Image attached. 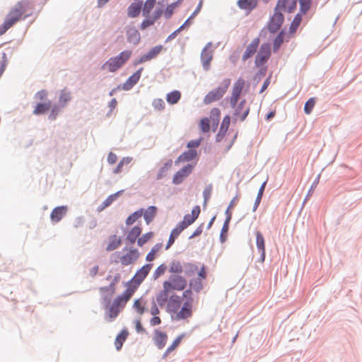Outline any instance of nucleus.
Returning <instances> with one entry per match:
<instances>
[{
  "label": "nucleus",
  "instance_id": "obj_1",
  "mask_svg": "<svg viewBox=\"0 0 362 362\" xmlns=\"http://www.w3.org/2000/svg\"><path fill=\"white\" fill-rule=\"evenodd\" d=\"M35 11V0H21L11 7L0 25V36L18 22L32 16Z\"/></svg>",
  "mask_w": 362,
  "mask_h": 362
},
{
  "label": "nucleus",
  "instance_id": "obj_2",
  "mask_svg": "<svg viewBox=\"0 0 362 362\" xmlns=\"http://www.w3.org/2000/svg\"><path fill=\"white\" fill-rule=\"evenodd\" d=\"M136 291V286L128 282L125 291L121 295L117 296L110 306L107 305L106 308H108L107 315L110 320H112L117 317Z\"/></svg>",
  "mask_w": 362,
  "mask_h": 362
},
{
  "label": "nucleus",
  "instance_id": "obj_3",
  "mask_svg": "<svg viewBox=\"0 0 362 362\" xmlns=\"http://www.w3.org/2000/svg\"><path fill=\"white\" fill-rule=\"evenodd\" d=\"M156 4V0H146L145 1L142 10L143 16L145 17V19L141 24L140 28L141 30H144L146 28L153 25L156 21L160 18V17L163 13V6L160 3H158V6L156 7L155 11L152 14H151Z\"/></svg>",
  "mask_w": 362,
  "mask_h": 362
},
{
  "label": "nucleus",
  "instance_id": "obj_4",
  "mask_svg": "<svg viewBox=\"0 0 362 362\" xmlns=\"http://www.w3.org/2000/svg\"><path fill=\"white\" fill-rule=\"evenodd\" d=\"M184 302L182 308L173 313V317L176 320H186L192 316V308L194 298L192 291L190 289L185 291L182 293Z\"/></svg>",
  "mask_w": 362,
  "mask_h": 362
},
{
  "label": "nucleus",
  "instance_id": "obj_5",
  "mask_svg": "<svg viewBox=\"0 0 362 362\" xmlns=\"http://www.w3.org/2000/svg\"><path fill=\"white\" fill-rule=\"evenodd\" d=\"M131 50H124L118 56L111 57L102 66L103 69H106L110 72L116 71L122 67L130 58L132 55Z\"/></svg>",
  "mask_w": 362,
  "mask_h": 362
},
{
  "label": "nucleus",
  "instance_id": "obj_6",
  "mask_svg": "<svg viewBox=\"0 0 362 362\" xmlns=\"http://www.w3.org/2000/svg\"><path fill=\"white\" fill-rule=\"evenodd\" d=\"M223 83V86L212 90L204 97V102L205 104H210L218 100L223 96L230 83V80L229 78L225 79Z\"/></svg>",
  "mask_w": 362,
  "mask_h": 362
},
{
  "label": "nucleus",
  "instance_id": "obj_7",
  "mask_svg": "<svg viewBox=\"0 0 362 362\" xmlns=\"http://www.w3.org/2000/svg\"><path fill=\"white\" fill-rule=\"evenodd\" d=\"M120 280V274H117L112 279L110 284L107 286L100 288V292L102 295V298L107 304L110 303V298L115 294L116 291L115 286Z\"/></svg>",
  "mask_w": 362,
  "mask_h": 362
},
{
  "label": "nucleus",
  "instance_id": "obj_8",
  "mask_svg": "<svg viewBox=\"0 0 362 362\" xmlns=\"http://www.w3.org/2000/svg\"><path fill=\"white\" fill-rule=\"evenodd\" d=\"M271 56V46L268 43L262 45L255 57V65L260 67L264 65Z\"/></svg>",
  "mask_w": 362,
  "mask_h": 362
},
{
  "label": "nucleus",
  "instance_id": "obj_9",
  "mask_svg": "<svg viewBox=\"0 0 362 362\" xmlns=\"http://www.w3.org/2000/svg\"><path fill=\"white\" fill-rule=\"evenodd\" d=\"M245 86V80L242 78H238L233 85L231 96L230 97V104L233 107H235L239 98L242 90Z\"/></svg>",
  "mask_w": 362,
  "mask_h": 362
},
{
  "label": "nucleus",
  "instance_id": "obj_10",
  "mask_svg": "<svg viewBox=\"0 0 362 362\" xmlns=\"http://www.w3.org/2000/svg\"><path fill=\"white\" fill-rule=\"evenodd\" d=\"M152 265L147 264L143 266L135 274L133 279L129 281L132 285L138 287V286L144 280L151 269Z\"/></svg>",
  "mask_w": 362,
  "mask_h": 362
},
{
  "label": "nucleus",
  "instance_id": "obj_11",
  "mask_svg": "<svg viewBox=\"0 0 362 362\" xmlns=\"http://www.w3.org/2000/svg\"><path fill=\"white\" fill-rule=\"evenodd\" d=\"M283 14L275 8L274 15L269 23V30L271 33H276L281 26L284 21Z\"/></svg>",
  "mask_w": 362,
  "mask_h": 362
},
{
  "label": "nucleus",
  "instance_id": "obj_12",
  "mask_svg": "<svg viewBox=\"0 0 362 362\" xmlns=\"http://www.w3.org/2000/svg\"><path fill=\"white\" fill-rule=\"evenodd\" d=\"M170 284V290L182 291L187 286V280L181 276H170V281H168Z\"/></svg>",
  "mask_w": 362,
  "mask_h": 362
},
{
  "label": "nucleus",
  "instance_id": "obj_13",
  "mask_svg": "<svg viewBox=\"0 0 362 362\" xmlns=\"http://www.w3.org/2000/svg\"><path fill=\"white\" fill-rule=\"evenodd\" d=\"M139 257V252L137 249L130 248L127 253L122 255L119 261L122 265L127 266L136 261Z\"/></svg>",
  "mask_w": 362,
  "mask_h": 362
},
{
  "label": "nucleus",
  "instance_id": "obj_14",
  "mask_svg": "<svg viewBox=\"0 0 362 362\" xmlns=\"http://www.w3.org/2000/svg\"><path fill=\"white\" fill-rule=\"evenodd\" d=\"M193 166L192 165H187L179 171H177L173 177V182L175 185H179L192 172Z\"/></svg>",
  "mask_w": 362,
  "mask_h": 362
},
{
  "label": "nucleus",
  "instance_id": "obj_15",
  "mask_svg": "<svg viewBox=\"0 0 362 362\" xmlns=\"http://www.w3.org/2000/svg\"><path fill=\"white\" fill-rule=\"evenodd\" d=\"M259 45V39L256 37L252 40V41L247 46L243 57L242 59L243 61H246L249 58L252 57L257 50V48Z\"/></svg>",
  "mask_w": 362,
  "mask_h": 362
},
{
  "label": "nucleus",
  "instance_id": "obj_16",
  "mask_svg": "<svg viewBox=\"0 0 362 362\" xmlns=\"http://www.w3.org/2000/svg\"><path fill=\"white\" fill-rule=\"evenodd\" d=\"M163 49V47L160 45L155 46L151 50H149L148 53L141 57L136 64H141L156 58L162 52Z\"/></svg>",
  "mask_w": 362,
  "mask_h": 362
},
{
  "label": "nucleus",
  "instance_id": "obj_17",
  "mask_svg": "<svg viewBox=\"0 0 362 362\" xmlns=\"http://www.w3.org/2000/svg\"><path fill=\"white\" fill-rule=\"evenodd\" d=\"M168 334L159 329L154 331L153 342L158 349H162L166 344L168 341Z\"/></svg>",
  "mask_w": 362,
  "mask_h": 362
},
{
  "label": "nucleus",
  "instance_id": "obj_18",
  "mask_svg": "<svg viewBox=\"0 0 362 362\" xmlns=\"http://www.w3.org/2000/svg\"><path fill=\"white\" fill-rule=\"evenodd\" d=\"M201 209L199 206H195L193 207L191 214H186L184 216L183 221H181V223H184L185 227L187 228L189 226L192 224L196 219L199 217Z\"/></svg>",
  "mask_w": 362,
  "mask_h": 362
},
{
  "label": "nucleus",
  "instance_id": "obj_19",
  "mask_svg": "<svg viewBox=\"0 0 362 362\" xmlns=\"http://www.w3.org/2000/svg\"><path fill=\"white\" fill-rule=\"evenodd\" d=\"M170 284L168 281H164L163 284V290L157 295L156 300L160 305H163L169 299Z\"/></svg>",
  "mask_w": 362,
  "mask_h": 362
},
{
  "label": "nucleus",
  "instance_id": "obj_20",
  "mask_svg": "<svg viewBox=\"0 0 362 362\" xmlns=\"http://www.w3.org/2000/svg\"><path fill=\"white\" fill-rule=\"evenodd\" d=\"M256 235V245L257 250L260 252L259 262L262 263L265 259V244L264 238L260 231L257 230L255 232Z\"/></svg>",
  "mask_w": 362,
  "mask_h": 362
},
{
  "label": "nucleus",
  "instance_id": "obj_21",
  "mask_svg": "<svg viewBox=\"0 0 362 362\" xmlns=\"http://www.w3.org/2000/svg\"><path fill=\"white\" fill-rule=\"evenodd\" d=\"M296 4L297 0H279L276 8L291 13L296 9Z\"/></svg>",
  "mask_w": 362,
  "mask_h": 362
},
{
  "label": "nucleus",
  "instance_id": "obj_22",
  "mask_svg": "<svg viewBox=\"0 0 362 362\" xmlns=\"http://www.w3.org/2000/svg\"><path fill=\"white\" fill-rule=\"evenodd\" d=\"M181 300L177 295H172L170 296L167 303V310L169 313L173 314L180 308Z\"/></svg>",
  "mask_w": 362,
  "mask_h": 362
},
{
  "label": "nucleus",
  "instance_id": "obj_23",
  "mask_svg": "<svg viewBox=\"0 0 362 362\" xmlns=\"http://www.w3.org/2000/svg\"><path fill=\"white\" fill-rule=\"evenodd\" d=\"M212 59V51L210 50L207 47H205L201 54L202 63L205 71H208L209 69Z\"/></svg>",
  "mask_w": 362,
  "mask_h": 362
},
{
  "label": "nucleus",
  "instance_id": "obj_24",
  "mask_svg": "<svg viewBox=\"0 0 362 362\" xmlns=\"http://www.w3.org/2000/svg\"><path fill=\"white\" fill-rule=\"evenodd\" d=\"M245 105V100H243L235 110V115L238 117L240 121H243L246 118L250 111L249 107H247Z\"/></svg>",
  "mask_w": 362,
  "mask_h": 362
},
{
  "label": "nucleus",
  "instance_id": "obj_25",
  "mask_svg": "<svg viewBox=\"0 0 362 362\" xmlns=\"http://www.w3.org/2000/svg\"><path fill=\"white\" fill-rule=\"evenodd\" d=\"M142 70L143 68H140L133 75L129 77L123 84L122 88L125 90H130L139 81Z\"/></svg>",
  "mask_w": 362,
  "mask_h": 362
},
{
  "label": "nucleus",
  "instance_id": "obj_26",
  "mask_svg": "<svg viewBox=\"0 0 362 362\" xmlns=\"http://www.w3.org/2000/svg\"><path fill=\"white\" fill-rule=\"evenodd\" d=\"M66 206H57L52 210L50 214V218L54 223L59 222L66 215Z\"/></svg>",
  "mask_w": 362,
  "mask_h": 362
},
{
  "label": "nucleus",
  "instance_id": "obj_27",
  "mask_svg": "<svg viewBox=\"0 0 362 362\" xmlns=\"http://www.w3.org/2000/svg\"><path fill=\"white\" fill-rule=\"evenodd\" d=\"M141 231L142 228L140 226H134L131 230L128 231L126 237V240L130 244L135 243L136 241L137 242V240L139 238Z\"/></svg>",
  "mask_w": 362,
  "mask_h": 362
},
{
  "label": "nucleus",
  "instance_id": "obj_28",
  "mask_svg": "<svg viewBox=\"0 0 362 362\" xmlns=\"http://www.w3.org/2000/svg\"><path fill=\"white\" fill-rule=\"evenodd\" d=\"M147 300L141 297L134 300L133 303V308L140 315H142L146 310Z\"/></svg>",
  "mask_w": 362,
  "mask_h": 362
},
{
  "label": "nucleus",
  "instance_id": "obj_29",
  "mask_svg": "<svg viewBox=\"0 0 362 362\" xmlns=\"http://www.w3.org/2000/svg\"><path fill=\"white\" fill-rule=\"evenodd\" d=\"M221 117V111L218 108L214 107L211 110L209 120L211 124V127L213 128L214 132L218 127L219 120Z\"/></svg>",
  "mask_w": 362,
  "mask_h": 362
},
{
  "label": "nucleus",
  "instance_id": "obj_30",
  "mask_svg": "<svg viewBox=\"0 0 362 362\" xmlns=\"http://www.w3.org/2000/svg\"><path fill=\"white\" fill-rule=\"evenodd\" d=\"M51 107L52 102L50 100H47L45 103H37L33 110V114L36 115L44 114L49 110Z\"/></svg>",
  "mask_w": 362,
  "mask_h": 362
},
{
  "label": "nucleus",
  "instance_id": "obj_31",
  "mask_svg": "<svg viewBox=\"0 0 362 362\" xmlns=\"http://www.w3.org/2000/svg\"><path fill=\"white\" fill-rule=\"evenodd\" d=\"M141 9V4L139 2H134L128 7L127 15L130 18H135L140 14Z\"/></svg>",
  "mask_w": 362,
  "mask_h": 362
},
{
  "label": "nucleus",
  "instance_id": "obj_32",
  "mask_svg": "<svg viewBox=\"0 0 362 362\" xmlns=\"http://www.w3.org/2000/svg\"><path fill=\"white\" fill-rule=\"evenodd\" d=\"M122 240L119 237L116 235H111L109 238V243L106 247V250L108 252L115 250L121 245Z\"/></svg>",
  "mask_w": 362,
  "mask_h": 362
},
{
  "label": "nucleus",
  "instance_id": "obj_33",
  "mask_svg": "<svg viewBox=\"0 0 362 362\" xmlns=\"http://www.w3.org/2000/svg\"><path fill=\"white\" fill-rule=\"evenodd\" d=\"M128 335V331L127 329H122L121 332L116 337L115 345L117 351L122 349L123 343L126 341Z\"/></svg>",
  "mask_w": 362,
  "mask_h": 362
},
{
  "label": "nucleus",
  "instance_id": "obj_34",
  "mask_svg": "<svg viewBox=\"0 0 362 362\" xmlns=\"http://www.w3.org/2000/svg\"><path fill=\"white\" fill-rule=\"evenodd\" d=\"M197 153L195 150L189 149L181 154L176 160V163L192 160L197 156Z\"/></svg>",
  "mask_w": 362,
  "mask_h": 362
},
{
  "label": "nucleus",
  "instance_id": "obj_35",
  "mask_svg": "<svg viewBox=\"0 0 362 362\" xmlns=\"http://www.w3.org/2000/svg\"><path fill=\"white\" fill-rule=\"evenodd\" d=\"M157 209L156 206H151L145 211H144V217L147 224H149L156 215Z\"/></svg>",
  "mask_w": 362,
  "mask_h": 362
},
{
  "label": "nucleus",
  "instance_id": "obj_36",
  "mask_svg": "<svg viewBox=\"0 0 362 362\" xmlns=\"http://www.w3.org/2000/svg\"><path fill=\"white\" fill-rule=\"evenodd\" d=\"M238 6L243 10L251 11L257 6L256 0H239L238 1Z\"/></svg>",
  "mask_w": 362,
  "mask_h": 362
},
{
  "label": "nucleus",
  "instance_id": "obj_37",
  "mask_svg": "<svg viewBox=\"0 0 362 362\" xmlns=\"http://www.w3.org/2000/svg\"><path fill=\"white\" fill-rule=\"evenodd\" d=\"M181 98V93L178 90H173L166 95V100L170 105H174L178 103Z\"/></svg>",
  "mask_w": 362,
  "mask_h": 362
},
{
  "label": "nucleus",
  "instance_id": "obj_38",
  "mask_svg": "<svg viewBox=\"0 0 362 362\" xmlns=\"http://www.w3.org/2000/svg\"><path fill=\"white\" fill-rule=\"evenodd\" d=\"M144 214V209H141L139 210L136 211L133 214H132L130 216L127 217L126 219V224L127 226L132 225L139 218H141L143 216Z\"/></svg>",
  "mask_w": 362,
  "mask_h": 362
},
{
  "label": "nucleus",
  "instance_id": "obj_39",
  "mask_svg": "<svg viewBox=\"0 0 362 362\" xmlns=\"http://www.w3.org/2000/svg\"><path fill=\"white\" fill-rule=\"evenodd\" d=\"M162 247H163L162 243L156 244L151 248V251L147 254L146 257V261H148V262L153 261L155 259L157 253L161 250Z\"/></svg>",
  "mask_w": 362,
  "mask_h": 362
},
{
  "label": "nucleus",
  "instance_id": "obj_40",
  "mask_svg": "<svg viewBox=\"0 0 362 362\" xmlns=\"http://www.w3.org/2000/svg\"><path fill=\"white\" fill-rule=\"evenodd\" d=\"M71 99V93L66 90H62L60 93L59 103L60 106L65 107L69 101Z\"/></svg>",
  "mask_w": 362,
  "mask_h": 362
},
{
  "label": "nucleus",
  "instance_id": "obj_41",
  "mask_svg": "<svg viewBox=\"0 0 362 362\" xmlns=\"http://www.w3.org/2000/svg\"><path fill=\"white\" fill-rule=\"evenodd\" d=\"M301 21H302L301 13L296 14L290 25V28H289V33L291 35H293L296 33V31L297 30Z\"/></svg>",
  "mask_w": 362,
  "mask_h": 362
},
{
  "label": "nucleus",
  "instance_id": "obj_42",
  "mask_svg": "<svg viewBox=\"0 0 362 362\" xmlns=\"http://www.w3.org/2000/svg\"><path fill=\"white\" fill-rule=\"evenodd\" d=\"M127 38L130 42L137 43L140 39V35L135 28H130L127 30Z\"/></svg>",
  "mask_w": 362,
  "mask_h": 362
},
{
  "label": "nucleus",
  "instance_id": "obj_43",
  "mask_svg": "<svg viewBox=\"0 0 362 362\" xmlns=\"http://www.w3.org/2000/svg\"><path fill=\"white\" fill-rule=\"evenodd\" d=\"M119 192L110 195L99 207L98 211H103L106 207L109 206L119 196Z\"/></svg>",
  "mask_w": 362,
  "mask_h": 362
},
{
  "label": "nucleus",
  "instance_id": "obj_44",
  "mask_svg": "<svg viewBox=\"0 0 362 362\" xmlns=\"http://www.w3.org/2000/svg\"><path fill=\"white\" fill-rule=\"evenodd\" d=\"M266 183H267V182H263L259 189V192H258L257 196L256 197V199H255V202L254 204L253 211H255L257 210V207L259 206V205L260 204V202H261V199H262V195H263V193H264V191L265 189Z\"/></svg>",
  "mask_w": 362,
  "mask_h": 362
},
{
  "label": "nucleus",
  "instance_id": "obj_45",
  "mask_svg": "<svg viewBox=\"0 0 362 362\" xmlns=\"http://www.w3.org/2000/svg\"><path fill=\"white\" fill-rule=\"evenodd\" d=\"M173 165L172 160H168L167 163L164 164V165L160 169L158 175H157V180H160L163 177L165 176L167 171L171 168Z\"/></svg>",
  "mask_w": 362,
  "mask_h": 362
},
{
  "label": "nucleus",
  "instance_id": "obj_46",
  "mask_svg": "<svg viewBox=\"0 0 362 362\" xmlns=\"http://www.w3.org/2000/svg\"><path fill=\"white\" fill-rule=\"evenodd\" d=\"M132 161V158H129V157H124L120 161L119 163H118V165H117V167L113 170V173L114 174H118L119 173H121L122 171V168L124 165H128L130 163V162Z\"/></svg>",
  "mask_w": 362,
  "mask_h": 362
},
{
  "label": "nucleus",
  "instance_id": "obj_47",
  "mask_svg": "<svg viewBox=\"0 0 362 362\" xmlns=\"http://www.w3.org/2000/svg\"><path fill=\"white\" fill-rule=\"evenodd\" d=\"M153 236L154 233L153 232H148L144 234L141 237L138 238L137 245L139 247H142L145 243L149 241Z\"/></svg>",
  "mask_w": 362,
  "mask_h": 362
},
{
  "label": "nucleus",
  "instance_id": "obj_48",
  "mask_svg": "<svg viewBox=\"0 0 362 362\" xmlns=\"http://www.w3.org/2000/svg\"><path fill=\"white\" fill-rule=\"evenodd\" d=\"M185 334H182L180 335H179L173 341V343L171 344V345L166 350V354H169L170 352H172L173 351H174L178 346L179 344H180V342L182 341V339L185 337Z\"/></svg>",
  "mask_w": 362,
  "mask_h": 362
},
{
  "label": "nucleus",
  "instance_id": "obj_49",
  "mask_svg": "<svg viewBox=\"0 0 362 362\" xmlns=\"http://www.w3.org/2000/svg\"><path fill=\"white\" fill-rule=\"evenodd\" d=\"M179 0L177 2L173 3L168 5L164 12V16L166 18H170L173 14L174 10L178 6V4L180 3Z\"/></svg>",
  "mask_w": 362,
  "mask_h": 362
},
{
  "label": "nucleus",
  "instance_id": "obj_50",
  "mask_svg": "<svg viewBox=\"0 0 362 362\" xmlns=\"http://www.w3.org/2000/svg\"><path fill=\"white\" fill-rule=\"evenodd\" d=\"M300 13L305 14L311 6V0H299Z\"/></svg>",
  "mask_w": 362,
  "mask_h": 362
},
{
  "label": "nucleus",
  "instance_id": "obj_51",
  "mask_svg": "<svg viewBox=\"0 0 362 362\" xmlns=\"http://www.w3.org/2000/svg\"><path fill=\"white\" fill-rule=\"evenodd\" d=\"M210 120L208 117L202 119L199 122V127L202 132L206 133L210 130Z\"/></svg>",
  "mask_w": 362,
  "mask_h": 362
},
{
  "label": "nucleus",
  "instance_id": "obj_52",
  "mask_svg": "<svg viewBox=\"0 0 362 362\" xmlns=\"http://www.w3.org/2000/svg\"><path fill=\"white\" fill-rule=\"evenodd\" d=\"M211 192H212V185H209L208 186H206L205 187V189L203 192L204 206H206L207 204V202L211 197Z\"/></svg>",
  "mask_w": 362,
  "mask_h": 362
},
{
  "label": "nucleus",
  "instance_id": "obj_53",
  "mask_svg": "<svg viewBox=\"0 0 362 362\" xmlns=\"http://www.w3.org/2000/svg\"><path fill=\"white\" fill-rule=\"evenodd\" d=\"M284 32H281L274 40V49L277 50L284 42Z\"/></svg>",
  "mask_w": 362,
  "mask_h": 362
},
{
  "label": "nucleus",
  "instance_id": "obj_54",
  "mask_svg": "<svg viewBox=\"0 0 362 362\" xmlns=\"http://www.w3.org/2000/svg\"><path fill=\"white\" fill-rule=\"evenodd\" d=\"M315 105V100L313 98H310L305 104L304 111L307 115L311 113Z\"/></svg>",
  "mask_w": 362,
  "mask_h": 362
},
{
  "label": "nucleus",
  "instance_id": "obj_55",
  "mask_svg": "<svg viewBox=\"0 0 362 362\" xmlns=\"http://www.w3.org/2000/svg\"><path fill=\"white\" fill-rule=\"evenodd\" d=\"M152 105L155 110L160 111L165 109V103L161 98H156L153 100Z\"/></svg>",
  "mask_w": 362,
  "mask_h": 362
},
{
  "label": "nucleus",
  "instance_id": "obj_56",
  "mask_svg": "<svg viewBox=\"0 0 362 362\" xmlns=\"http://www.w3.org/2000/svg\"><path fill=\"white\" fill-rule=\"evenodd\" d=\"M230 118L228 115H226L223 117L220 129L221 132H223V133H226L229 125H230Z\"/></svg>",
  "mask_w": 362,
  "mask_h": 362
},
{
  "label": "nucleus",
  "instance_id": "obj_57",
  "mask_svg": "<svg viewBox=\"0 0 362 362\" xmlns=\"http://www.w3.org/2000/svg\"><path fill=\"white\" fill-rule=\"evenodd\" d=\"M170 272L180 274L182 272V267L180 262H173L170 267Z\"/></svg>",
  "mask_w": 362,
  "mask_h": 362
},
{
  "label": "nucleus",
  "instance_id": "obj_58",
  "mask_svg": "<svg viewBox=\"0 0 362 362\" xmlns=\"http://www.w3.org/2000/svg\"><path fill=\"white\" fill-rule=\"evenodd\" d=\"M184 225V223H179L171 232L173 236L177 238L180 233L186 228Z\"/></svg>",
  "mask_w": 362,
  "mask_h": 362
},
{
  "label": "nucleus",
  "instance_id": "obj_59",
  "mask_svg": "<svg viewBox=\"0 0 362 362\" xmlns=\"http://www.w3.org/2000/svg\"><path fill=\"white\" fill-rule=\"evenodd\" d=\"M50 109L51 112L49 115V119L51 120H54L57 118V115L59 112V107L58 105H54L53 106L52 105Z\"/></svg>",
  "mask_w": 362,
  "mask_h": 362
},
{
  "label": "nucleus",
  "instance_id": "obj_60",
  "mask_svg": "<svg viewBox=\"0 0 362 362\" xmlns=\"http://www.w3.org/2000/svg\"><path fill=\"white\" fill-rule=\"evenodd\" d=\"M198 271V267L193 264H189L187 265V269L185 273L188 276H192L195 274L196 272Z\"/></svg>",
  "mask_w": 362,
  "mask_h": 362
},
{
  "label": "nucleus",
  "instance_id": "obj_61",
  "mask_svg": "<svg viewBox=\"0 0 362 362\" xmlns=\"http://www.w3.org/2000/svg\"><path fill=\"white\" fill-rule=\"evenodd\" d=\"M189 285L197 291H199L202 288V282L198 279H193L190 281Z\"/></svg>",
  "mask_w": 362,
  "mask_h": 362
},
{
  "label": "nucleus",
  "instance_id": "obj_62",
  "mask_svg": "<svg viewBox=\"0 0 362 362\" xmlns=\"http://www.w3.org/2000/svg\"><path fill=\"white\" fill-rule=\"evenodd\" d=\"M166 270V266L165 264H160L155 271L154 276L155 278H158L165 273Z\"/></svg>",
  "mask_w": 362,
  "mask_h": 362
},
{
  "label": "nucleus",
  "instance_id": "obj_63",
  "mask_svg": "<svg viewBox=\"0 0 362 362\" xmlns=\"http://www.w3.org/2000/svg\"><path fill=\"white\" fill-rule=\"evenodd\" d=\"M35 98L40 100H46L47 98V92L45 90H41L35 94Z\"/></svg>",
  "mask_w": 362,
  "mask_h": 362
},
{
  "label": "nucleus",
  "instance_id": "obj_64",
  "mask_svg": "<svg viewBox=\"0 0 362 362\" xmlns=\"http://www.w3.org/2000/svg\"><path fill=\"white\" fill-rule=\"evenodd\" d=\"M202 139L200 138L197 140H192L187 144V147L192 149V148H197L198 147L202 141Z\"/></svg>",
  "mask_w": 362,
  "mask_h": 362
}]
</instances>
